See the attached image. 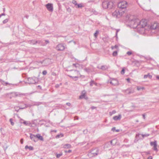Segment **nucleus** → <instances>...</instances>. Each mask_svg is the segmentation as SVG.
I'll list each match as a JSON object with an SVG mask.
<instances>
[{
  "mask_svg": "<svg viewBox=\"0 0 159 159\" xmlns=\"http://www.w3.org/2000/svg\"><path fill=\"white\" fill-rule=\"evenodd\" d=\"M129 20L130 26L133 28L137 29L140 33L143 34L147 31L148 25L147 20L143 19L140 20L133 16H130Z\"/></svg>",
  "mask_w": 159,
  "mask_h": 159,
  "instance_id": "f257e3e1",
  "label": "nucleus"
},
{
  "mask_svg": "<svg viewBox=\"0 0 159 159\" xmlns=\"http://www.w3.org/2000/svg\"><path fill=\"white\" fill-rule=\"evenodd\" d=\"M113 5L114 3L112 1H105L103 2L102 3L103 8L105 9L107 8L111 9L113 7Z\"/></svg>",
  "mask_w": 159,
  "mask_h": 159,
  "instance_id": "f03ea898",
  "label": "nucleus"
},
{
  "mask_svg": "<svg viewBox=\"0 0 159 159\" xmlns=\"http://www.w3.org/2000/svg\"><path fill=\"white\" fill-rule=\"evenodd\" d=\"M148 27L147 31L154 30L159 31V24L156 22L152 23L150 25H148Z\"/></svg>",
  "mask_w": 159,
  "mask_h": 159,
  "instance_id": "7ed1b4c3",
  "label": "nucleus"
},
{
  "mask_svg": "<svg viewBox=\"0 0 159 159\" xmlns=\"http://www.w3.org/2000/svg\"><path fill=\"white\" fill-rule=\"evenodd\" d=\"M108 83H109L113 86H117L119 85V83L118 80L114 78H110L108 81Z\"/></svg>",
  "mask_w": 159,
  "mask_h": 159,
  "instance_id": "20e7f679",
  "label": "nucleus"
},
{
  "mask_svg": "<svg viewBox=\"0 0 159 159\" xmlns=\"http://www.w3.org/2000/svg\"><path fill=\"white\" fill-rule=\"evenodd\" d=\"M73 76L70 75H69V76L75 80H77V79L78 78L79 76H81L79 72L77 70H75L74 71L73 73Z\"/></svg>",
  "mask_w": 159,
  "mask_h": 159,
  "instance_id": "39448f33",
  "label": "nucleus"
},
{
  "mask_svg": "<svg viewBox=\"0 0 159 159\" xmlns=\"http://www.w3.org/2000/svg\"><path fill=\"white\" fill-rule=\"evenodd\" d=\"M127 5V2L125 1H122L118 3V7L120 9H125Z\"/></svg>",
  "mask_w": 159,
  "mask_h": 159,
  "instance_id": "423d86ee",
  "label": "nucleus"
},
{
  "mask_svg": "<svg viewBox=\"0 0 159 159\" xmlns=\"http://www.w3.org/2000/svg\"><path fill=\"white\" fill-rule=\"evenodd\" d=\"M28 81L29 84H35L38 82V80L37 78L34 77L28 78Z\"/></svg>",
  "mask_w": 159,
  "mask_h": 159,
  "instance_id": "0eeeda50",
  "label": "nucleus"
},
{
  "mask_svg": "<svg viewBox=\"0 0 159 159\" xmlns=\"http://www.w3.org/2000/svg\"><path fill=\"white\" fill-rule=\"evenodd\" d=\"M122 15V12L120 13L119 10H116L112 13V15L115 17H119Z\"/></svg>",
  "mask_w": 159,
  "mask_h": 159,
  "instance_id": "6e6552de",
  "label": "nucleus"
},
{
  "mask_svg": "<svg viewBox=\"0 0 159 159\" xmlns=\"http://www.w3.org/2000/svg\"><path fill=\"white\" fill-rule=\"evenodd\" d=\"M56 48L57 51H61L64 50L65 47L62 44H59L56 46Z\"/></svg>",
  "mask_w": 159,
  "mask_h": 159,
  "instance_id": "1a4fd4ad",
  "label": "nucleus"
},
{
  "mask_svg": "<svg viewBox=\"0 0 159 159\" xmlns=\"http://www.w3.org/2000/svg\"><path fill=\"white\" fill-rule=\"evenodd\" d=\"M8 95H11L12 97H15L18 96H20L23 94H20L17 92H12L11 93H8L7 94Z\"/></svg>",
  "mask_w": 159,
  "mask_h": 159,
  "instance_id": "9d476101",
  "label": "nucleus"
},
{
  "mask_svg": "<svg viewBox=\"0 0 159 159\" xmlns=\"http://www.w3.org/2000/svg\"><path fill=\"white\" fill-rule=\"evenodd\" d=\"M46 7L48 10L51 12L53 11V7L52 4L48 3L46 5Z\"/></svg>",
  "mask_w": 159,
  "mask_h": 159,
  "instance_id": "9b49d317",
  "label": "nucleus"
},
{
  "mask_svg": "<svg viewBox=\"0 0 159 159\" xmlns=\"http://www.w3.org/2000/svg\"><path fill=\"white\" fill-rule=\"evenodd\" d=\"M86 92L84 90L82 91L81 93V95L79 96L80 99L84 98L86 99H88V98L86 96Z\"/></svg>",
  "mask_w": 159,
  "mask_h": 159,
  "instance_id": "f8f14e48",
  "label": "nucleus"
},
{
  "mask_svg": "<svg viewBox=\"0 0 159 159\" xmlns=\"http://www.w3.org/2000/svg\"><path fill=\"white\" fill-rule=\"evenodd\" d=\"M91 151L92 152V153H93V156H96L98 154L99 150L97 148H96L94 149H93Z\"/></svg>",
  "mask_w": 159,
  "mask_h": 159,
  "instance_id": "ddd939ff",
  "label": "nucleus"
},
{
  "mask_svg": "<svg viewBox=\"0 0 159 159\" xmlns=\"http://www.w3.org/2000/svg\"><path fill=\"white\" fill-rule=\"evenodd\" d=\"M30 138L32 140L34 141L35 142L37 141L38 139H37L36 135H35L32 134H30Z\"/></svg>",
  "mask_w": 159,
  "mask_h": 159,
  "instance_id": "4468645a",
  "label": "nucleus"
},
{
  "mask_svg": "<svg viewBox=\"0 0 159 159\" xmlns=\"http://www.w3.org/2000/svg\"><path fill=\"white\" fill-rule=\"evenodd\" d=\"M125 92L126 93L129 94L133 93L134 92V91L131 88H129L125 90Z\"/></svg>",
  "mask_w": 159,
  "mask_h": 159,
  "instance_id": "2eb2a0df",
  "label": "nucleus"
},
{
  "mask_svg": "<svg viewBox=\"0 0 159 159\" xmlns=\"http://www.w3.org/2000/svg\"><path fill=\"white\" fill-rule=\"evenodd\" d=\"M121 115L120 114L117 116H114L113 117V119L115 120H120L121 118Z\"/></svg>",
  "mask_w": 159,
  "mask_h": 159,
  "instance_id": "dca6fc26",
  "label": "nucleus"
},
{
  "mask_svg": "<svg viewBox=\"0 0 159 159\" xmlns=\"http://www.w3.org/2000/svg\"><path fill=\"white\" fill-rule=\"evenodd\" d=\"M63 147L64 148H71V145L69 144H66L63 145Z\"/></svg>",
  "mask_w": 159,
  "mask_h": 159,
  "instance_id": "f3484780",
  "label": "nucleus"
},
{
  "mask_svg": "<svg viewBox=\"0 0 159 159\" xmlns=\"http://www.w3.org/2000/svg\"><path fill=\"white\" fill-rule=\"evenodd\" d=\"M37 139H39L43 141V139L42 136H41L40 134H38L36 135Z\"/></svg>",
  "mask_w": 159,
  "mask_h": 159,
  "instance_id": "a211bd4d",
  "label": "nucleus"
},
{
  "mask_svg": "<svg viewBox=\"0 0 159 159\" xmlns=\"http://www.w3.org/2000/svg\"><path fill=\"white\" fill-rule=\"evenodd\" d=\"M25 149H29L30 150H32L34 149L33 147L31 146H29L28 145L26 146H25Z\"/></svg>",
  "mask_w": 159,
  "mask_h": 159,
  "instance_id": "6ab92c4d",
  "label": "nucleus"
},
{
  "mask_svg": "<svg viewBox=\"0 0 159 159\" xmlns=\"http://www.w3.org/2000/svg\"><path fill=\"white\" fill-rule=\"evenodd\" d=\"M30 107L29 105L24 104L23 107H20L19 108L20 109H24L26 107Z\"/></svg>",
  "mask_w": 159,
  "mask_h": 159,
  "instance_id": "aec40b11",
  "label": "nucleus"
},
{
  "mask_svg": "<svg viewBox=\"0 0 159 159\" xmlns=\"http://www.w3.org/2000/svg\"><path fill=\"white\" fill-rule=\"evenodd\" d=\"M88 157L90 158H91L93 157H95V156H93V153H92V152H91V151H90V152H89V153L88 154Z\"/></svg>",
  "mask_w": 159,
  "mask_h": 159,
  "instance_id": "412c9836",
  "label": "nucleus"
},
{
  "mask_svg": "<svg viewBox=\"0 0 159 159\" xmlns=\"http://www.w3.org/2000/svg\"><path fill=\"white\" fill-rule=\"evenodd\" d=\"M148 77L150 79H151L152 78V76L149 75V74H148V75H145L144 76V78L146 79Z\"/></svg>",
  "mask_w": 159,
  "mask_h": 159,
  "instance_id": "4be33fe9",
  "label": "nucleus"
},
{
  "mask_svg": "<svg viewBox=\"0 0 159 159\" xmlns=\"http://www.w3.org/2000/svg\"><path fill=\"white\" fill-rule=\"evenodd\" d=\"M108 67L107 66H101V69L102 70H105L107 69Z\"/></svg>",
  "mask_w": 159,
  "mask_h": 159,
  "instance_id": "5701e85b",
  "label": "nucleus"
},
{
  "mask_svg": "<svg viewBox=\"0 0 159 159\" xmlns=\"http://www.w3.org/2000/svg\"><path fill=\"white\" fill-rule=\"evenodd\" d=\"M0 82L3 85H7V84H9L7 82H5L3 80H0Z\"/></svg>",
  "mask_w": 159,
  "mask_h": 159,
  "instance_id": "b1692460",
  "label": "nucleus"
},
{
  "mask_svg": "<svg viewBox=\"0 0 159 159\" xmlns=\"http://www.w3.org/2000/svg\"><path fill=\"white\" fill-rule=\"evenodd\" d=\"M93 84H95V85H97V83L94 82V81L92 80L90 82V86H93Z\"/></svg>",
  "mask_w": 159,
  "mask_h": 159,
  "instance_id": "393cba45",
  "label": "nucleus"
},
{
  "mask_svg": "<svg viewBox=\"0 0 159 159\" xmlns=\"http://www.w3.org/2000/svg\"><path fill=\"white\" fill-rule=\"evenodd\" d=\"M64 136V135L63 134H58L56 136V139H58V138H59L60 137H63Z\"/></svg>",
  "mask_w": 159,
  "mask_h": 159,
  "instance_id": "a878e982",
  "label": "nucleus"
},
{
  "mask_svg": "<svg viewBox=\"0 0 159 159\" xmlns=\"http://www.w3.org/2000/svg\"><path fill=\"white\" fill-rule=\"evenodd\" d=\"M84 70L87 72H89L91 71V70L89 68H86L84 69Z\"/></svg>",
  "mask_w": 159,
  "mask_h": 159,
  "instance_id": "bb28decb",
  "label": "nucleus"
},
{
  "mask_svg": "<svg viewBox=\"0 0 159 159\" xmlns=\"http://www.w3.org/2000/svg\"><path fill=\"white\" fill-rule=\"evenodd\" d=\"M150 144L151 146H156V145H157V142L156 141L154 142H151L150 143Z\"/></svg>",
  "mask_w": 159,
  "mask_h": 159,
  "instance_id": "cd10ccee",
  "label": "nucleus"
},
{
  "mask_svg": "<svg viewBox=\"0 0 159 159\" xmlns=\"http://www.w3.org/2000/svg\"><path fill=\"white\" fill-rule=\"evenodd\" d=\"M99 33V31L98 30H97L96 32L94 33V35L95 38H97L98 36V35Z\"/></svg>",
  "mask_w": 159,
  "mask_h": 159,
  "instance_id": "c85d7f7f",
  "label": "nucleus"
},
{
  "mask_svg": "<svg viewBox=\"0 0 159 159\" xmlns=\"http://www.w3.org/2000/svg\"><path fill=\"white\" fill-rule=\"evenodd\" d=\"M37 43V42L35 40H32L30 41V43L32 44H34Z\"/></svg>",
  "mask_w": 159,
  "mask_h": 159,
  "instance_id": "c756f323",
  "label": "nucleus"
},
{
  "mask_svg": "<svg viewBox=\"0 0 159 159\" xmlns=\"http://www.w3.org/2000/svg\"><path fill=\"white\" fill-rule=\"evenodd\" d=\"M111 130H112L113 131H116V132H119V129H116L115 127H114L112 128Z\"/></svg>",
  "mask_w": 159,
  "mask_h": 159,
  "instance_id": "7c9ffc66",
  "label": "nucleus"
},
{
  "mask_svg": "<svg viewBox=\"0 0 159 159\" xmlns=\"http://www.w3.org/2000/svg\"><path fill=\"white\" fill-rule=\"evenodd\" d=\"M62 155V152H61L59 154H56L57 157V158H59Z\"/></svg>",
  "mask_w": 159,
  "mask_h": 159,
  "instance_id": "2f4dec72",
  "label": "nucleus"
},
{
  "mask_svg": "<svg viewBox=\"0 0 159 159\" xmlns=\"http://www.w3.org/2000/svg\"><path fill=\"white\" fill-rule=\"evenodd\" d=\"M72 3L75 5V7H76L78 5V4L77 3L76 1L75 0H73L72 1Z\"/></svg>",
  "mask_w": 159,
  "mask_h": 159,
  "instance_id": "473e14b6",
  "label": "nucleus"
},
{
  "mask_svg": "<svg viewBox=\"0 0 159 159\" xmlns=\"http://www.w3.org/2000/svg\"><path fill=\"white\" fill-rule=\"evenodd\" d=\"M118 48V46L117 45H115L114 46H111V48L112 50L114 49V48L117 49Z\"/></svg>",
  "mask_w": 159,
  "mask_h": 159,
  "instance_id": "72a5a7b5",
  "label": "nucleus"
},
{
  "mask_svg": "<svg viewBox=\"0 0 159 159\" xmlns=\"http://www.w3.org/2000/svg\"><path fill=\"white\" fill-rule=\"evenodd\" d=\"M117 54V51H114L112 55L114 56H116Z\"/></svg>",
  "mask_w": 159,
  "mask_h": 159,
  "instance_id": "f704fd0d",
  "label": "nucleus"
},
{
  "mask_svg": "<svg viewBox=\"0 0 159 159\" xmlns=\"http://www.w3.org/2000/svg\"><path fill=\"white\" fill-rule=\"evenodd\" d=\"M7 93H6V94H5V96H6V97H7L10 98H12V95H7Z\"/></svg>",
  "mask_w": 159,
  "mask_h": 159,
  "instance_id": "c9c22d12",
  "label": "nucleus"
},
{
  "mask_svg": "<svg viewBox=\"0 0 159 159\" xmlns=\"http://www.w3.org/2000/svg\"><path fill=\"white\" fill-rule=\"evenodd\" d=\"M10 121L11 125H14V123L13 122V120L12 119H10Z\"/></svg>",
  "mask_w": 159,
  "mask_h": 159,
  "instance_id": "e433bc0d",
  "label": "nucleus"
},
{
  "mask_svg": "<svg viewBox=\"0 0 159 159\" xmlns=\"http://www.w3.org/2000/svg\"><path fill=\"white\" fill-rule=\"evenodd\" d=\"M157 145H156V146H153V150H154L156 151H157Z\"/></svg>",
  "mask_w": 159,
  "mask_h": 159,
  "instance_id": "4c0bfd02",
  "label": "nucleus"
},
{
  "mask_svg": "<svg viewBox=\"0 0 159 159\" xmlns=\"http://www.w3.org/2000/svg\"><path fill=\"white\" fill-rule=\"evenodd\" d=\"M149 134H142V137L144 138L145 137H148L149 136Z\"/></svg>",
  "mask_w": 159,
  "mask_h": 159,
  "instance_id": "58836bf2",
  "label": "nucleus"
},
{
  "mask_svg": "<svg viewBox=\"0 0 159 159\" xmlns=\"http://www.w3.org/2000/svg\"><path fill=\"white\" fill-rule=\"evenodd\" d=\"M125 69L124 68H123L121 71V74L122 75L124 74L125 73Z\"/></svg>",
  "mask_w": 159,
  "mask_h": 159,
  "instance_id": "ea45409f",
  "label": "nucleus"
},
{
  "mask_svg": "<svg viewBox=\"0 0 159 159\" xmlns=\"http://www.w3.org/2000/svg\"><path fill=\"white\" fill-rule=\"evenodd\" d=\"M82 7V6L81 4H78L77 5L76 7L77 8H79L81 7Z\"/></svg>",
  "mask_w": 159,
  "mask_h": 159,
  "instance_id": "a19ab883",
  "label": "nucleus"
},
{
  "mask_svg": "<svg viewBox=\"0 0 159 159\" xmlns=\"http://www.w3.org/2000/svg\"><path fill=\"white\" fill-rule=\"evenodd\" d=\"M8 21V20L7 19H6L5 20H4L3 21V23L4 24H5L6 23H7Z\"/></svg>",
  "mask_w": 159,
  "mask_h": 159,
  "instance_id": "79ce46f5",
  "label": "nucleus"
},
{
  "mask_svg": "<svg viewBox=\"0 0 159 159\" xmlns=\"http://www.w3.org/2000/svg\"><path fill=\"white\" fill-rule=\"evenodd\" d=\"M42 73L43 75H45L47 74V72L46 70H44L43 71Z\"/></svg>",
  "mask_w": 159,
  "mask_h": 159,
  "instance_id": "37998d69",
  "label": "nucleus"
},
{
  "mask_svg": "<svg viewBox=\"0 0 159 159\" xmlns=\"http://www.w3.org/2000/svg\"><path fill=\"white\" fill-rule=\"evenodd\" d=\"M127 54L128 55L130 56L132 54V52L131 51H128L127 52Z\"/></svg>",
  "mask_w": 159,
  "mask_h": 159,
  "instance_id": "c03bdc74",
  "label": "nucleus"
},
{
  "mask_svg": "<svg viewBox=\"0 0 159 159\" xmlns=\"http://www.w3.org/2000/svg\"><path fill=\"white\" fill-rule=\"evenodd\" d=\"M23 124L26 125H27L28 124V123L26 121H25L23 122Z\"/></svg>",
  "mask_w": 159,
  "mask_h": 159,
  "instance_id": "a18cd8bd",
  "label": "nucleus"
},
{
  "mask_svg": "<svg viewBox=\"0 0 159 159\" xmlns=\"http://www.w3.org/2000/svg\"><path fill=\"white\" fill-rule=\"evenodd\" d=\"M137 89L139 91V90H140V89H141V87H140V86H137Z\"/></svg>",
  "mask_w": 159,
  "mask_h": 159,
  "instance_id": "49530a36",
  "label": "nucleus"
},
{
  "mask_svg": "<svg viewBox=\"0 0 159 159\" xmlns=\"http://www.w3.org/2000/svg\"><path fill=\"white\" fill-rule=\"evenodd\" d=\"M23 139H20V142L22 144L23 143Z\"/></svg>",
  "mask_w": 159,
  "mask_h": 159,
  "instance_id": "de8ad7c7",
  "label": "nucleus"
},
{
  "mask_svg": "<svg viewBox=\"0 0 159 159\" xmlns=\"http://www.w3.org/2000/svg\"><path fill=\"white\" fill-rule=\"evenodd\" d=\"M60 85L59 84H57L55 85V87L56 88H58L59 87Z\"/></svg>",
  "mask_w": 159,
  "mask_h": 159,
  "instance_id": "09e8293b",
  "label": "nucleus"
},
{
  "mask_svg": "<svg viewBox=\"0 0 159 159\" xmlns=\"http://www.w3.org/2000/svg\"><path fill=\"white\" fill-rule=\"evenodd\" d=\"M57 132V130H51V132H54L55 133H56Z\"/></svg>",
  "mask_w": 159,
  "mask_h": 159,
  "instance_id": "8fccbe9b",
  "label": "nucleus"
},
{
  "mask_svg": "<svg viewBox=\"0 0 159 159\" xmlns=\"http://www.w3.org/2000/svg\"><path fill=\"white\" fill-rule=\"evenodd\" d=\"M71 152V150H69L68 151H66V152H68V153H70Z\"/></svg>",
  "mask_w": 159,
  "mask_h": 159,
  "instance_id": "3c124183",
  "label": "nucleus"
},
{
  "mask_svg": "<svg viewBox=\"0 0 159 159\" xmlns=\"http://www.w3.org/2000/svg\"><path fill=\"white\" fill-rule=\"evenodd\" d=\"M66 105L70 106V103L69 102H67L66 103Z\"/></svg>",
  "mask_w": 159,
  "mask_h": 159,
  "instance_id": "603ef678",
  "label": "nucleus"
},
{
  "mask_svg": "<svg viewBox=\"0 0 159 159\" xmlns=\"http://www.w3.org/2000/svg\"><path fill=\"white\" fill-rule=\"evenodd\" d=\"M78 65V64H73V66H74L75 67H77V65Z\"/></svg>",
  "mask_w": 159,
  "mask_h": 159,
  "instance_id": "864d4df0",
  "label": "nucleus"
},
{
  "mask_svg": "<svg viewBox=\"0 0 159 159\" xmlns=\"http://www.w3.org/2000/svg\"><path fill=\"white\" fill-rule=\"evenodd\" d=\"M147 159H152V157L151 156H149Z\"/></svg>",
  "mask_w": 159,
  "mask_h": 159,
  "instance_id": "5fc2aeb1",
  "label": "nucleus"
},
{
  "mask_svg": "<svg viewBox=\"0 0 159 159\" xmlns=\"http://www.w3.org/2000/svg\"><path fill=\"white\" fill-rule=\"evenodd\" d=\"M156 78H157V80H159V75H157L156 76Z\"/></svg>",
  "mask_w": 159,
  "mask_h": 159,
  "instance_id": "6e6d98bb",
  "label": "nucleus"
},
{
  "mask_svg": "<svg viewBox=\"0 0 159 159\" xmlns=\"http://www.w3.org/2000/svg\"><path fill=\"white\" fill-rule=\"evenodd\" d=\"M96 108V107H91V108L92 109H94Z\"/></svg>",
  "mask_w": 159,
  "mask_h": 159,
  "instance_id": "4d7b16f0",
  "label": "nucleus"
},
{
  "mask_svg": "<svg viewBox=\"0 0 159 159\" xmlns=\"http://www.w3.org/2000/svg\"><path fill=\"white\" fill-rule=\"evenodd\" d=\"M0 15H1V16H5V15L4 13H3L2 14Z\"/></svg>",
  "mask_w": 159,
  "mask_h": 159,
  "instance_id": "13d9d810",
  "label": "nucleus"
},
{
  "mask_svg": "<svg viewBox=\"0 0 159 159\" xmlns=\"http://www.w3.org/2000/svg\"><path fill=\"white\" fill-rule=\"evenodd\" d=\"M143 118L144 119L145 118V115L144 114H143Z\"/></svg>",
  "mask_w": 159,
  "mask_h": 159,
  "instance_id": "bf43d9fd",
  "label": "nucleus"
},
{
  "mask_svg": "<svg viewBox=\"0 0 159 159\" xmlns=\"http://www.w3.org/2000/svg\"><path fill=\"white\" fill-rule=\"evenodd\" d=\"M116 111L115 110H113L112 111V112L113 114L115 113H116Z\"/></svg>",
  "mask_w": 159,
  "mask_h": 159,
  "instance_id": "052dcab7",
  "label": "nucleus"
},
{
  "mask_svg": "<svg viewBox=\"0 0 159 159\" xmlns=\"http://www.w3.org/2000/svg\"><path fill=\"white\" fill-rule=\"evenodd\" d=\"M128 81V82H129V81H130V79H126Z\"/></svg>",
  "mask_w": 159,
  "mask_h": 159,
  "instance_id": "680f3d73",
  "label": "nucleus"
},
{
  "mask_svg": "<svg viewBox=\"0 0 159 159\" xmlns=\"http://www.w3.org/2000/svg\"><path fill=\"white\" fill-rule=\"evenodd\" d=\"M119 30H117L116 32V35H117V33L119 31Z\"/></svg>",
  "mask_w": 159,
  "mask_h": 159,
  "instance_id": "e2e57ef3",
  "label": "nucleus"
},
{
  "mask_svg": "<svg viewBox=\"0 0 159 159\" xmlns=\"http://www.w3.org/2000/svg\"><path fill=\"white\" fill-rule=\"evenodd\" d=\"M145 58L148 60L149 59V57H146V58Z\"/></svg>",
  "mask_w": 159,
  "mask_h": 159,
  "instance_id": "0e129e2a",
  "label": "nucleus"
},
{
  "mask_svg": "<svg viewBox=\"0 0 159 159\" xmlns=\"http://www.w3.org/2000/svg\"><path fill=\"white\" fill-rule=\"evenodd\" d=\"M141 89L143 90V89H144V88L143 87H141Z\"/></svg>",
  "mask_w": 159,
  "mask_h": 159,
  "instance_id": "69168bd1",
  "label": "nucleus"
},
{
  "mask_svg": "<svg viewBox=\"0 0 159 159\" xmlns=\"http://www.w3.org/2000/svg\"><path fill=\"white\" fill-rule=\"evenodd\" d=\"M38 87L40 89H41V87L40 85L38 86Z\"/></svg>",
  "mask_w": 159,
  "mask_h": 159,
  "instance_id": "338daca9",
  "label": "nucleus"
},
{
  "mask_svg": "<svg viewBox=\"0 0 159 159\" xmlns=\"http://www.w3.org/2000/svg\"><path fill=\"white\" fill-rule=\"evenodd\" d=\"M139 134H137L136 135V137H137V136H139Z\"/></svg>",
  "mask_w": 159,
  "mask_h": 159,
  "instance_id": "774afa93",
  "label": "nucleus"
}]
</instances>
